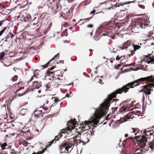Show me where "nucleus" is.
Instances as JSON below:
<instances>
[{
  "label": "nucleus",
  "mask_w": 154,
  "mask_h": 154,
  "mask_svg": "<svg viewBox=\"0 0 154 154\" xmlns=\"http://www.w3.org/2000/svg\"><path fill=\"white\" fill-rule=\"evenodd\" d=\"M55 67L54 66H53L51 67V68H48L46 73V76H50L53 77L54 76V73L57 71H51Z\"/></svg>",
  "instance_id": "1a4fd4ad"
},
{
  "label": "nucleus",
  "mask_w": 154,
  "mask_h": 154,
  "mask_svg": "<svg viewBox=\"0 0 154 154\" xmlns=\"http://www.w3.org/2000/svg\"><path fill=\"white\" fill-rule=\"evenodd\" d=\"M152 76H147L141 78L128 83L109 95L107 98L105 100L104 103L101 104L99 108L95 111L94 116L88 121H85L81 125V128H79L80 130L77 131L78 134H76V135L74 137V144H78L81 143L80 138L82 132L88 130L91 127H92V129L94 127H96L95 125L97 124L99 119L106 113L110 104L111 101V102H112V101L113 98L116 97V94H120L123 92L126 93L128 91L130 88H132L139 85L140 82L150 80L152 79Z\"/></svg>",
  "instance_id": "f257e3e1"
},
{
  "label": "nucleus",
  "mask_w": 154,
  "mask_h": 154,
  "mask_svg": "<svg viewBox=\"0 0 154 154\" xmlns=\"http://www.w3.org/2000/svg\"><path fill=\"white\" fill-rule=\"evenodd\" d=\"M147 40H143L141 41L142 43H140V45H142L144 47H146L147 46L149 47V46L147 45L146 44V43L147 42Z\"/></svg>",
  "instance_id": "5701e85b"
},
{
  "label": "nucleus",
  "mask_w": 154,
  "mask_h": 154,
  "mask_svg": "<svg viewBox=\"0 0 154 154\" xmlns=\"http://www.w3.org/2000/svg\"><path fill=\"white\" fill-rule=\"evenodd\" d=\"M149 19L147 17L143 18L142 20L138 19L136 20L132 25V28L133 29H136L141 28L145 29L150 26V22L148 20ZM135 31V30H134Z\"/></svg>",
  "instance_id": "7ed1b4c3"
},
{
  "label": "nucleus",
  "mask_w": 154,
  "mask_h": 154,
  "mask_svg": "<svg viewBox=\"0 0 154 154\" xmlns=\"http://www.w3.org/2000/svg\"><path fill=\"white\" fill-rule=\"evenodd\" d=\"M151 131H146V130L145 129L144 131L143 132V133L144 134L142 135L141 137L139 136H137L135 137V139H136L137 141H138V140L140 141V145H141L142 143V145L144 143L146 144L147 143H148V142H149V143L151 142L150 141H148V140H154V135L153 134Z\"/></svg>",
  "instance_id": "f03ea898"
},
{
  "label": "nucleus",
  "mask_w": 154,
  "mask_h": 154,
  "mask_svg": "<svg viewBox=\"0 0 154 154\" xmlns=\"http://www.w3.org/2000/svg\"><path fill=\"white\" fill-rule=\"evenodd\" d=\"M2 41H4V42H8L7 39H5L4 40V38L2 39Z\"/></svg>",
  "instance_id": "603ef678"
},
{
  "label": "nucleus",
  "mask_w": 154,
  "mask_h": 154,
  "mask_svg": "<svg viewBox=\"0 0 154 154\" xmlns=\"http://www.w3.org/2000/svg\"><path fill=\"white\" fill-rule=\"evenodd\" d=\"M77 23H73V26H75L77 25Z\"/></svg>",
  "instance_id": "13d9d810"
},
{
  "label": "nucleus",
  "mask_w": 154,
  "mask_h": 154,
  "mask_svg": "<svg viewBox=\"0 0 154 154\" xmlns=\"http://www.w3.org/2000/svg\"><path fill=\"white\" fill-rule=\"evenodd\" d=\"M75 119L74 118L68 121L67 123V127L65 129L61 130V132L63 133L69 134L75 127Z\"/></svg>",
  "instance_id": "423d86ee"
},
{
  "label": "nucleus",
  "mask_w": 154,
  "mask_h": 154,
  "mask_svg": "<svg viewBox=\"0 0 154 154\" xmlns=\"http://www.w3.org/2000/svg\"><path fill=\"white\" fill-rule=\"evenodd\" d=\"M65 97H63L61 99H59V98L57 97H53L52 98V99L53 100V101L56 103H57L61 101L62 100H63Z\"/></svg>",
  "instance_id": "4be33fe9"
},
{
  "label": "nucleus",
  "mask_w": 154,
  "mask_h": 154,
  "mask_svg": "<svg viewBox=\"0 0 154 154\" xmlns=\"http://www.w3.org/2000/svg\"><path fill=\"white\" fill-rule=\"evenodd\" d=\"M109 114H108L107 116L106 117V121L104 122L103 123V124H105L106 123H107L108 122L110 121V122L109 123V124H110L112 123V120L109 117Z\"/></svg>",
  "instance_id": "412c9836"
},
{
  "label": "nucleus",
  "mask_w": 154,
  "mask_h": 154,
  "mask_svg": "<svg viewBox=\"0 0 154 154\" xmlns=\"http://www.w3.org/2000/svg\"><path fill=\"white\" fill-rule=\"evenodd\" d=\"M10 37V35H8L5 37V39H8Z\"/></svg>",
  "instance_id": "3c124183"
},
{
  "label": "nucleus",
  "mask_w": 154,
  "mask_h": 154,
  "mask_svg": "<svg viewBox=\"0 0 154 154\" xmlns=\"http://www.w3.org/2000/svg\"><path fill=\"white\" fill-rule=\"evenodd\" d=\"M95 12H96V11L95 9H94L93 11H91L90 12V14L92 15V16L91 17H92L95 14H98V13H99V12H97V13H95Z\"/></svg>",
  "instance_id": "c9c22d12"
},
{
  "label": "nucleus",
  "mask_w": 154,
  "mask_h": 154,
  "mask_svg": "<svg viewBox=\"0 0 154 154\" xmlns=\"http://www.w3.org/2000/svg\"><path fill=\"white\" fill-rule=\"evenodd\" d=\"M59 53L57 54V55H56L51 60L49 61L46 64H45V65H42V66L44 68H45L47 67L48 66V65L52 61V60H54L55 58L57 57H59Z\"/></svg>",
  "instance_id": "6ab92c4d"
},
{
  "label": "nucleus",
  "mask_w": 154,
  "mask_h": 154,
  "mask_svg": "<svg viewBox=\"0 0 154 154\" xmlns=\"http://www.w3.org/2000/svg\"><path fill=\"white\" fill-rule=\"evenodd\" d=\"M126 8H125L124 10H121V11L122 12V11H125V10H126Z\"/></svg>",
  "instance_id": "680f3d73"
},
{
  "label": "nucleus",
  "mask_w": 154,
  "mask_h": 154,
  "mask_svg": "<svg viewBox=\"0 0 154 154\" xmlns=\"http://www.w3.org/2000/svg\"><path fill=\"white\" fill-rule=\"evenodd\" d=\"M71 93L69 92V93H67L65 96V97H70V95L71 94Z\"/></svg>",
  "instance_id": "37998d69"
},
{
  "label": "nucleus",
  "mask_w": 154,
  "mask_h": 154,
  "mask_svg": "<svg viewBox=\"0 0 154 154\" xmlns=\"http://www.w3.org/2000/svg\"><path fill=\"white\" fill-rule=\"evenodd\" d=\"M42 85L41 82L39 83L38 81H35L33 82L31 85L29 87V89L33 91L35 89H38Z\"/></svg>",
  "instance_id": "0eeeda50"
},
{
  "label": "nucleus",
  "mask_w": 154,
  "mask_h": 154,
  "mask_svg": "<svg viewBox=\"0 0 154 154\" xmlns=\"http://www.w3.org/2000/svg\"><path fill=\"white\" fill-rule=\"evenodd\" d=\"M9 35H11V36H10V37H11V38H12L14 36V35L12 34L11 33H10Z\"/></svg>",
  "instance_id": "de8ad7c7"
},
{
  "label": "nucleus",
  "mask_w": 154,
  "mask_h": 154,
  "mask_svg": "<svg viewBox=\"0 0 154 154\" xmlns=\"http://www.w3.org/2000/svg\"><path fill=\"white\" fill-rule=\"evenodd\" d=\"M128 136V134H126L125 135V137H127Z\"/></svg>",
  "instance_id": "e2e57ef3"
},
{
  "label": "nucleus",
  "mask_w": 154,
  "mask_h": 154,
  "mask_svg": "<svg viewBox=\"0 0 154 154\" xmlns=\"http://www.w3.org/2000/svg\"><path fill=\"white\" fill-rule=\"evenodd\" d=\"M62 133L61 132H61L57 136H56L55 138L53 140L51 141H50V142H48V143L49 144L48 145V146H50L53 143H55L57 141L59 140V139L62 136Z\"/></svg>",
  "instance_id": "9b49d317"
},
{
  "label": "nucleus",
  "mask_w": 154,
  "mask_h": 154,
  "mask_svg": "<svg viewBox=\"0 0 154 154\" xmlns=\"http://www.w3.org/2000/svg\"><path fill=\"white\" fill-rule=\"evenodd\" d=\"M65 0H59V1L57 2L56 3V11L54 12V13H56L57 12L59 11L61 8L62 6L61 4H63V2H64Z\"/></svg>",
  "instance_id": "9d476101"
},
{
  "label": "nucleus",
  "mask_w": 154,
  "mask_h": 154,
  "mask_svg": "<svg viewBox=\"0 0 154 154\" xmlns=\"http://www.w3.org/2000/svg\"><path fill=\"white\" fill-rule=\"evenodd\" d=\"M27 109H22L20 110V113L22 115H25L27 113Z\"/></svg>",
  "instance_id": "393cba45"
},
{
  "label": "nucleus",
  "mask_w": 154,
  "mask_h": 154,
  "mask_svg": "<svg viewBox=\"0 0 154 154\" xmlns=\"http://www.w3.org/2000/svg\"><path fill=\"white\" fill-rule=\"evenodd\" d=\"M37 111V110H35L34 112V113L32 115V116L35 118V119H37L39 117V116L37 114L36 112Z\"/></svg>",
  "instance_id": "cd10ccee"
},
{
  "label": "nucleus",
  "mask_w": 154,
  "mask_h": 154,
  "mask_svg": "<svg viewBox=\"0 0 154 154\" xmlns=\"http://www.w3.org/2000/svg\"><path fill=\"white\" fill-rule=\"evenodd\" d=\"M86 133H88L87 135L89 134L90 135H92V132L91 131H88Z\"/></svg>",
  "instance_id": "c03bdc74"
},
{
  "label": "nucleus",
  "mask_w": 154,
  "mask_h": 154,
  "mask_svg": "<svg viewBox=\"0 0 154 154\" xmlns=\"http://www.w3.org/2000/svg\"><path fill=\"white\" fill-rule=\"evenodd\" d=\"M149 58L150 59V60L148 61V63H154V57H149Z\"/></svg>",
  "instance_id": "2f4dec72"
},
{
  "label": "nucleus",
  "mask_w": 154,
  "mask_h": 154,
  "mask_svg": "<svg viewBox=\"0 0 154 154\" xmlns=\"http://www.w3.org/2000/svg\"><path fill=\"white\" fill-rule=\"evenodd\" d=\"M29 131V129H28V130L26 131H24V130H23L21 131V133H28V131Z\"/></svg>",
  "instance_id": "a18cd8bd"
},
{
  "label": "nucleus",
  "mask_w": 154,
  "mask_h": 154,
  "mask_svg": "<svg viewBox=\"0 0 154 154\" xmlns=\"http://www.w3.org/2000/svg\"><path fill=\"white\" fill-rule=\"evenodd\" d=\"M138 143V146L137 148V149L135 151V152L134 154H143V152L144 151H148L149 148H150L151 150H153L154 148V143L151 142L149 143V142H148V145H146V144L144 143V144L143 145L142 144L140 145V141L138 140L137 141Z\"/></svg>",
  "instance_id": "20e7f679"
},
{
  "label": "nucleus",
  "mask_w": 154,
  "mask_h": 154,
  "mask_svg": "<svg viewBox=\"0 0 154 154\" xmlns=\"http://www.w3.org/2000/svg\"><path fill=\"white\" fill-rule=\"evenodd\" d=\"M92 18V17H89L86 18L85 19H81L80 20V21H81L82 20H85V21L83 22L82 23H84L85 22H86L88 21H89Z\"/></svg>",
  "instance_id": "bb28decb"
},
{
  "label": "nucleus",
  "mask_w": 154,
  "mask_h": 154,
  "mask_svg": "<svg viewBox=\"0 0 154 154\" xmlns=\"http://www.w3.org/2000/svg\"><path fill=\"white\" fill-rule=\"evenodd\" d=\"M45 151V150L44 149V150H42L41 152H38L37 153H35V152H34V153H32V154H42Z\"/></svg>",
  "instance_id": "58836bf2"
},
{
  "label": "nucleus",
  "mask_w": 154,
  "mask_h": 154,
  "mask_svg": "<svg viewBox=\"0 0 154 154\" xmlns=\"http://www.w3.org/2000/svg\"><path fill=\"white\" fill-rule=\"evenodd\" d=\"M139 6L140 7V8H143V9H144V8H145L144 6H143V5H141V7H140V5H139Z\"/></svg>",
  "instance_id": "6e6d98bb"
},
{
  "label": "nucleus",
  "mask_w": 154,
  "mask_h": 154,
  "mask_svg": "<svg viewBox=\"0 0 154 154\" xmlns=\"http://www.w3.org/2000/svg\"><path fill=\"white\" fill-rule=\"evenodd\" d=\"M51 28V25H49L47 27V28H45L44 30V32L45 33V34H47V33L48 32V31Z\"/></svg>",
  "instance_id": "c756f323"
},
{
  "label": "nucleus",
  "mask_w": 154,
  "mask_h": 154,
  "mask_svg": "<svg viewBox=\"0 0 154 154\" xmlns=\"http://www.w3.org/2000/svg\"><path fill=\"white\" fill-rule=\"evenodd\" d=\"M135 2V1H134L132 2H127V3H125L124 4L125 5V4H130V3H131V2L132 3H133V2Z\"/></svg>",
  "instance_id": "8fccbe9b"
},
{
  "label": "nucleus",
  "mask_w": 154,
  "mask_h": 154,
  "mask_svg": "<svg viewBox=\"0 0 154 154\" xmlns=\"http://www.w3.org/2000/svg\"><path fill=\"white\" fill-rule=\"evenodd\" d=\"M131 46L133 47L134 50L131 51V54L130 56H132L134 54H135V51L139 49L140 48L141 46L139 45H135L134 44H131Z\"/></svg>",
  "instance_id": "4468645a"
},
{
  "label": "nucleus",
  "mask_w": 154,
  "mask_h": 154,
  "mask_svg": "<svg viewBox=\"0 0 154 154\" xmlns=\"http://www.w3.org/2000/svg\"><path fill=\"white\" fill-rule=\"evenodd\" d=\"M134 117V115L131 112H129L124 117V122L127 121L128 119H132Z\"/></svg>",
  "instance_id": "f3484780"
},
{
  "label": "nucleus",
  "mask_w": 154,
  "mask_h": 154,
  "mask_svg": "<svg viewBox=\"0 0 154 154\" xmlns=\"http://www.w3.org/2000/svg\"><path fill=\"white\" fill-rule=\"evenodd\" d=\"M122 154H134V153L133 154L128 153L125 152L124 151H122Z\"/></svg>",
  "instance_id": "49530a36"
},
{
  "label": "nucleus",
  "mask_w": 154,
  "mask_h": 154,
  "mask_svg": "<svg viewBox=\"0 0 154 154\" xmlns=\"http://www.w3.org/2000/svg\"><path fill=\"white\" fill-rule=\"evenodd\" d=\"M127 110H128V108H127L124 109V111L125 112Z\"/></svg>",
  "instance_id": "052dcab7"
},
{
  "label": "nucleus",
  "mask_w": 154,
  "mask_h": 154,
  "mask_svg": "<svg viewBox=\"0 0 154 154\" xmlns=\"http://www.w3.org/2000/svg\"><path fill=\"white\" fill-rule=\"evenodd\" d=\"M150 76H152V79H150V80L146 81L149 82L150 83H152L149 84H152V85L149 86L150 87L149 89L150 92L152 91H153V89L152 88L153 87H154V77L153 75H151Z\"/></svg>",
  "instance_id": "dca6fc26"
},
{
  "label": "nucleus",
  "mask_w": 154,
  "mask_h": 154,
  "mask_svg": "<svg viewBox=\"0 0 154 154\" xmlns=\"http://www.w3.org/2000/svg\"><path fill=\"white\" fill-rule=\"evenodd\" d=\"M131 44H132L131 43V42L130 41H127L125 43L121 45L120 47L122 49H124L128 48L129 46H131Z\"/></svg>",
  "instance_id": "2eb2a0df"
},
{
  "label": "nucleus",
  "mask_w": 154,
  "mask_h": 154,
  "mask_svg": "<svg viewBox=\"0 0 154 154\" xmlns=\"http://www.w3.org/2000/svg\"><path fill=\"white\" fill-rule=\"evenodd\" d=\"M18 78V76L17 75H15L12 78L11 80L13 82L16 81L17 80Z\"/></svg>",
  "instance_id": "e433bc0d"
},
{
  "label": "nucleus",
  "mask_w": 154,
  "mask_h": 154,
  "mask_svg": "<svg viewBox=\"0 0 154 154\" xmlns=\"http://www.w3.org/2000/svg\"><path fill=\"white\" fill-rule=\"evenodd\" d=\"M7 27H4L3 29L0 32V36H1L2 34L5 31V30L7 29Z\"/></svg>",
  "instance_id": "4c0bfd02"
},
{
  "label": "nucleus",
  "mask_w": 154,
  "mask_h": 154,
  "mask_svg": "<svg viewBox=\"0 0 154 154\" xmlns=\"http://www.w3.org/2000/svg\"><path fill=\"white\" fill-rule=\"evenodd\" d=\"M20 144L21 145H23L24 146H28V143L25 141H24L22 142H20Z\"/></svg>",
  "instance_id": "72a5a7b5"
},
{
  "label": "nucleus",
  "mask_w": 154,
  "mask_h": 154,
  "mask_svg": "<svg viewBox=\"0 0 154 154\" xmlns=\"http://www.w3.org/2000/svg\"><path fill=\"white\" fill-rule=\"evenodd\" d=\"M152 85V84H147L143 86V88L140 91V92H143L146 95H149L151 94V92H150L149 89L150 87L149 86Z\"/></svg>",
  "instance_id": "6e6552de"
},
{
  "label": "nucleus",
  "mask_w": 154,
  "mask_h": 154,
  "mask_svg": "<svg viewBox=\"0 0 154 154\" xmlns=\"http://www.w3.org/2000/svg\"><path fill=\"white\" fill-rule=\"evenodd\" d=\"M72 17L71 14L69 11L66 12L65 15V19H68Z\"/></svg>",
  "instance_id": "a878e982"
},
{
  "label": "nucleus",
  "mask_w": 154,
  "mask_h": 154,
  "mask_svg": "<svg viewBox=\"0 0 154 154\" xmlns=\"http://www.w3.org/2000/svg\"><path fill=\"white\" fill-rule=\"evenodd\" d=\"M49 102V101H48V100H47L46 101V104H48V103Z\"/></svg>",
  "instance_id": "338daca9"
},
{
  "label": "nucleus",
  "mask_w": 154,
  "mask_h": 154,
  "mask_svg": "<svg viewBox=\"0 0 154 154\" xmlns=\"http://www.w3.org/2000/svg\"><path fill=\"white\" fill-rule=\"evenodd\" d=\"M23 18L25 19V20H29V21L30 20V16L29 14H28L26 16H24V15H23Z\"/></svg>",
  "instance_id": "7c9ffc66"
},
{
  "label": "nucleus",
  "mask_w": 154,
  "mask_h": 154,
  "mask_svg": "<svg viewBox=\"0 0 154 154\" xmlns=\"http://www.w3.org/2000/svg\"><path fill=\"white\" fill-rule=\"evenodd\" d=\"M108 29L106 30V31L104 32H102V35L106 36V35L108 37H111L112 36L111 33L108 31Z\"/></svg>",
  "instance_id": "b1692460"
},
{
  "label": "nucleus",
  "mask_w": 154,
  "mask_h": 154,
  "mask_svg": "<svg viewBox=\"0 0 154 154\" xmlns=\"http://www.w3.org/2000/svg\"><path fill=\"white\" fill-rule=\"evenodd\" d=\"M8 146L7 143H4L0 145L1 147L2 148V150H3L5 149V147Z\"/></svg>",
  "instance_id": "c85d7f7f"
},
{
  "label": "nucleus",
  "mask_w": 154,
  "mask_h": 154,
  "mask_svg": "<svg viewBox=\"0 0 154 154\" xmlns=\"http://www.w3.org/2000/svg\"><path fill=\"white\" fill-rule=\"evenodd\" d=\"M29 49V50L31 49H32L33 50H35V48L33 47H31Z\"/></svg>",
  "instance_id": "09e8293b"
},
{
  "label": "nucleus",
  "mask_w": 154,
  "mask_h": 154,
  "mask_svg": "<svg viewBox=\"0 0 154 154\" xmlns=\"http://www.w3.org/2000/svg\"><path fill=\"white\" fill-rule=\"evenodd\" d=\"M5 55L4 52H2L0 53V60H2Z\"/></svg>",
  "instance_id": "f704fd0d"
},
{
  "label": "nucleus",
  "mask_w": 154,
  "mask_h": 154,
  "mask_svg": "<svg viewBox=\"0 0 154 154\" xmlns=\"http://www.w3.org/2000/svg\"><path fill=\"white\" fill-rule=\"evenodd\" d=\"M38 23L37 22V23H33V25H37L38 24Z\"/></svg>",
  "instance_id": "0e129e2a"
},
{
  "label": "nucleus",
  "mask_w": 154,
  "mask_h": 154,
  "mask_svg": "<svg viewBox=\"0 0 154 154\" xmlns=\"http://www.w3.org/2000/svg\"><path fill=\"white\" fill-rule=\"evenodd\" d=\"M24 3H26V4H25V5H27V2H26V1H24L23 2Z\"/></svg>",
  "instance_id": "bf43d9fd"
},
{
  "label": "nucleus",
  "mask_w": 154,
  "mask_h": 154,
  "mask_svg": "<svg viewBox=\"0 0 154 154\" xmlns=\"http://www.w3.org/2000/svg\"><path fill=\"white\" fill-rule=\"evenodd\" d=\"M35 77V75H34L32 77L31 79L27 82L28 84L29 85V83L31 82L34 79V78Z\"/></svg>",
  "instance_id": "ea45409f"
},
{
  "label": "nucleus",
  "mask_w": 154,
  "mask_h": 154,
  "mask_svg": "<svg viewBox=\"0 0 154 154\" xmlns=\"http://www.w3.org/2000/svg\"><path fill=\"white\" fill-rule=\"evenodd\" d=\"M94 38L96 40H97L98 39L97 36H95L94 37Z\"/></svg>",
  "instance_id": "5fc2aeb1"
},
{
  "label": "nucleus",
  "mask_w": 154,
  "mask_h": 154,
  "mask_svg": "<svg viewBox=\"0 0 154 154\" xmlns=\"http://www.w3.org/2000/svg\"><path fill=\"white\" fill-rule=\"evenodd\" d=\"M24 89V87H21L18 89L17 90V92H19L18 94L19 96H21L23 95H24L25 93L28 92V91L27 90H26L25 91L23 90L21 91L22 90Z\"/></svg>",
  "instance_id": "ddd939ff"
},
{
  "label": "nucleus",
  "mask_w": 154,
  "mask_h": 154,
  "mask_svg": "<svg viewBox=\"0 0 154 154\" xmlns=\"http://www.w3.org/2000/svg\"><path fill=\"white\" fill-rule=\"evenodd\" d=\"M45 105V104H44V106H42L41 107H43V109H44L45 110H46V111L48 110L49 109V108H48V107H44Z\"/></svg>",
  "instance_id": "a19ab883"
},
{
  "label": "nucleus",
  "mask_w": 154,
  "mask_h": 154,
  "mask_svg": "<svg viewBox=\"0 0 154 154\" xmlns=\"http://www.w3.org/2000/svg\"><path fill=\"white\" fill-rule=\"evenodd\" d=\"M3 20L0 21V26H1L2 25V24L3 22Z\"/></svg>",
  "instance_id": "864d4df0"
},
{
  "label": "nucleus",
  "mask_w": 154,
  "mask_h": 154,
  "mask_svg": "<svg viewBox=\"0 0 154 154\" xmlns=\"http://www.w3.org/2000/svg\"><path fill=\"white\" fill-rule=\"evenodd\" d=\"M2 62L5 66L8 67L11 65L10 58L5 57L3 59Z\"/></svg>",
  "instance_id": "f8f14e48"
},
{
  "label": "nucleus",
  "mask_w": 154,
  "mask_h": 154,
  "mask_svg": "<svg viewBox=\"0 0 154 154\" xmlns=\"http://www.w3.org/2000/svg\"><path fill=\"white\" fill-rule=\"evenodd\" d=\"M35 60H37L38 59V58L36 57H35Z\"/></svg>",
  "instance_id": "69168bd1"
},
{
  "label": "nucleus",
  "mask_w": 154,
  "mask_h": 154,
  "mask_svg": "<svg viewBox=\"0 0 154 154\" xmlns=\"http://www.w3.org/2000/svg\"><path fill=\"white\" fill-rule=\"evenodd\" d=\"M36 113L40 117L43 116V114H42V110H37Z\"/></svg>",
  "instance_id": "473e14b6"
},
{
  "label": "nucleus",
  "mask_w": 154,
  "mask_h": 154,
  "mask_svg": "<svg viewBox=\"0 0 154 154\" xmlns=\"http://www.w3.org/2000/svg\"><path fill=\"white\" fill-rule=\"evenodd\" d=\"M122 58V56H119V55L117 56L116 57V60H119Z\"/></svg>",
  "instance_id": "79ce46f5"
},
{
  "label": "nucleus",
  "mask_w": 154,
  "mask_h": 154,
  "mask_svg": "<svg viewBox=\"0 0 154 154\" xmlns=\"http://www.w3.org/2000/svg\"><path fill=\"white\" fill-rule=\"evenodd\" d=\"M76 21V20L75 19H73V20H72V21L73 22H75Z\"/></svg>",
  "instance_id": "774afa93"
},
{
  "label": "nucleus",
  "mask_w": 154,
  "mask_h": 154,
  "mask_svg": "<svg viewBox=\"0 0 154 154\" xmlns=\"http://www.w3.org/2000/svg\"><path fill=\"white\" fill-rule=\"evenodd\" d=\"M11 153L12 154H16V152H11Z\"/></svg>",
  "instance_id": "4d7b16f0"
},
{
  "label": "nucleus",
  "mask_w": 154,
  "mask_h": 154,
  "mask_svg": "<svg viewBox=\"0 0 154 154\" xmlns=\"http://www.w3.org/2000/svg\"><path fill=\"white\" fill-rule=\"evenodd\" d=\"M87 28H89L90 29L89 30V33L90 34L91 36H92V33L93 32L92 28L94 27V25L92 24H90L88 25L87 26ZM86 30L88 31V29H86Z\"/></svg>",
  "instance_id": "a211bd4d"
},
{
  "label": "nucleus",
  "mask_w": 154,
  "mask_h": 154,
  "mask_svg": "<svg viewBox=\"0 0 154 154\" xmlns=\"http://www.w3.org/2000/svg\"><path fill=\"white\" fill-rule=\"evenodd\" d=\"M62 80L63 79H60L59 78L53 79L46 85V90L50 91L53 88L58 87L59 83H61Z\"/></svg>",
  "instance_id": "39448f33"
},
{
  "label": "nucleus",
  "mask_w": 154,
  "mask_h": 154,
  "mask_svg": "<svg viewBox=\"0 0 154 154\" xmlns=\"http://www.w3.org/2000/svg\"><path fill=\"white\" fill-rule=\"evenodd\" d=\"M140 131L138 128H133L131 129V132L134 133V135H137V134L140 133Z\"/></svg>",
  "instance_id": "aec40b11"
}]
</instances>
